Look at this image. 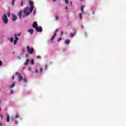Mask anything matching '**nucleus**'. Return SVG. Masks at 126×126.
<instances>
[{"mask_svg":"<svg viewBox=\"0 0 126 126\" xmlns=\"http://www.w3.org/2000/svg\"><path fill=\"white\" fill-rule=\"evenodd\" d=\"M29 4V7L27 6L23 10V13L22 10H21L18 14V15L19 16V18H21V15L22 17H26V16H28V15L33 11V8H34V3L32 1H30Z\"/></svg>","mask_w":126,"mask_h":126,"instance_id":"f257e3e1","label":"nucleus"},{"mask_svg":"<svg viewBox=\"0 0 126 126\" xmlns=\"http://www.w3.org/2000/svg\"><path fill=\"white\" fill-rule=\"evenodd\" d=\"M19 113L18 112H17L15 113L14 116H12L11 117V121H13L14 122L15 125H17L18 123V121H17V119L20 118Z\"/></svg>","mask_w":126,"mask_h":126,"instance_id":"f03ea898","label":"nucleus"},{"mask_svg":"<svg viewBox=\"0 0 126 126\" xmlns=\"http://www.w3.org/2000/svg\"><path fill=\"white\" fill-rule=\"evenodd\" d=\"M83 8H84V6H82L81 7V12L79 13L78 17L81 20H82V17L83 16V14H84V11H83Z\"/></svg>","mask_w":126,"mask_h":126,"instance_id":"7ed1b4c3","label":"nucleus"},{"mask_svg":"<svg viewBox=\"0 0 126 126\" xmlns=\"http://www.w3.org/2000/svg\"><path fill=\"white\" fill-rule=\"evenodd\" d=\"M2 20L4 24H7V23H8V19H7V16L6 14H4L2 16Z\"/></svg>","mask_w":126,"mask_h":126,"instance_id":"20e7f679","label":"nucleus"},{"mask_svg":"<svg viewBox=\"0 0 126 126\" xmlns=\"http://www.w3.org/2000/svg\"><path fill=\"white\" fill-rule=\"evenodd\" d=\"M27 50L28 53H29L30 55H32L33 53H34V48L31 46H27Z\"/></svg>","mask_w":126,"mask_h":126,"instance_id":"39448f33","label":"nucleus"},{"mask_svg":"<svg viewBox=\"0 0 126 126\" xmlns=\"http://www.w3.org/2000/svg\"><path fill=\"white\" fill-rule=\"evenodd\" d=\"M18 78L19 81H22V80H23V81L25 82V83H26V82H27V79H26V78H23L22 77V76H21V74H19L18 75Z\"/></svg>","mask_w":126,"mask_h":126,"instance_id":"423d86ee","label":"nucleus"},{"mask_svg":"<svg viewBox=\"0 0 126 126\" xmlns=\"http://www.w3.org/2000/svg\"><path fill=\"white\" fill-rule=\"evenodd\" d=\"M58 31H59V29H57L54 32V35H53L51 38V43H54V39H55V37L57 36V32H58Z\"/></svg>","mask_w":126,"mask_h":126,"instance_id":"0eeeda50","label":"nucleus"},{"mask_svg":"<svg viewBox=\"0 0 126 126\" xmlns=\"http://www.w3.org/2000/svg\"><path fill=\"white\" fill-rule=\"evenodd\" d=\"M17 19V17L14 14H12V21L15 22Z\"/></svg>","mask_w":126,"mask_h":126,"instance_id":"6e6552de","label":"nucleus"},{"mask_svg":"<svg viewBox=\"0 0 126 126\" xmlns=\"http://www.w3.org/2000/svg\"><path fill=\"white\" fill-rule=\"evenodd\" d=\"M29 63H30V60H29V59H27L25 62L24 63V65H28V64H29Z\"/></svg>","mask_w":126,"mask_h":126,"instance_id":"1a4fd4ad","label":"nucleus"},{"mask_svg":"<svg viewBox=\"0 0 126 126\" xmlns=\"http://www.w3.org/2000/svg\"><path fill=\"white\" fill-rule=\"evenodd\" d=\"M36 32H42V28L40 27H37L35 29Z\"/></svg>","mask_w":126,"mask_h":126,"instance_id":"9d476101","label":"nucleus"},{"mask_svg":"<svg viewBox=\"0 0 126 126\" xmlns=\"http://www.w3.org/2000/svg\"><path fill=\"white\" fill-rule=\"evenodd\" d=\"M38 25V24L37 23V22H34L33 25H32V27L33 28H37L38 27H37Z\"/></svg>","mask_w":126,"mask_h":126,"instance_id":"9b49d317","label":"nucleus"},{"mask_svg":"<svg viewBox=\"0 0 126 126\" xmlns=\"http://www.w3.org/2000/svg\"><path fill=\"white\" fill-rule=\"evenodd\" d=\"M64 44L66 45H69V43H70V40L68 39H66L64 41Z\"/></svg>","mask_w":126,"mask_h":126,"instance_id":"f8f14e48","label":"nucleus"},{"mask_svg":"<svg viewBox=\"0 0 126 126\" xmlns=\"http://www.w3.org/2000/svg\"><path fill=\"white\" fill-rule=\"evenodd\" d=\"M28 32L29 33H30L31 35H32L33 34V33H34V31L33 30V29H29L28 30Z\"/></svg>","mask_w":126,"mask_h":126,"instance_id":"ddd939ff","label":"nucleus"},{"mask_svg":"<svg viewBox=\"0 0 126 126\" xmlns=\"http://www.w3.org/2000/svg\"><path fill=\"white\" fill-rule=\"evenodd\" d=\"M17 41H18V37H15V39L14 40V45H15L17 44Z\"/></svg>","mask_w":126,"mask_h":126,"instance_id":"4468645a","label":"nucleus"},{"mask_svg":"<svg viewBox=\"0 0 126 126\" xmlns=\"http://www.w3.org/2000/svg\"><path fill=\"white\" fill-rule=\"evenodd\" d=\"M15 86V82L13 83V84L10 85V88H14Z\"/></svg>","mask_w":126,"mask_h":126,"instance_id":"2eb2a0df","label":"nucleus"},{"mask_svg":"<svg viewBox=\"0 0 126 126\" xmlns=\"http://www.w3.org/2000/svg\"><path fill=\"white\" fill-rule=\"evenodd\" d=\"M75 31L73 33H71L70 34V38H72V37H74V36H75Z\"/></svg>","mask_w":126,"mask_h":126,"instance_id":"dca6fc26","label":"nucleus"},{"mask_svg":"<svg viewBox=\"0 0 126 126\" xmlns=\"http://www.w3.org/2000/svg\"><path fill=\"white\" fill-rule=\"evenodd\" d=\"M9 115H6V122L9 123Z\"/></svg>","mask_w":126,"mask_h":126,"instance_id":"f3484780","label":"nucleus"},{"mask_svg":"<svg viewBox=\"0 0 126 126\" xmlns=\"http://www.w3.org/2000/svg\"><path fill=\"white\" fill-rule=\"evenodd\" d=\"M9 41L11 42V43H13V41H14V39L13 37H11L9 39Z\"/></svg>","mask_w":126,"mask_h":126,"instance_id":"a211bd4d","label":"nucleus"},{"mask_svg":"<svg viewBox=\"0 0 126 126\" xmlns=\"http://www.w3.org/2000/svg\"><path fill=\"white\" fill-rule=\"evenodd\" d=\"M31 64H32V65H34V60L33 59H32L31 60Z\"/></svg>","mask_w":126,"mask_h":126,"instance_id":"6ab92c4d","label":"nucleus"},{"mask_svg":"<svg viewBox=\"0 0 126 126\" xmlns=\"http://www.w3.org/2000/svg\"><path fill=\"white\" fill-rule=\"evenodd\" d=\"M55 19H56V20H59V16L56 15L55 16Z\"/></svg>","mask_w":126,"mask_h":126,"instance_id":"aec40b11","label":"nucleus"},{"mask_svg":"<svg viewBox=\"0 0 126 126\" xmlns=\"http://www.w3.org/2000/svg\"><path fill=\"white\" fill-rule=\"evenodd\" d=\"M15 2V0H12V5H14V2Z\"/></svg>","mask_w":126,"mask_h":126,"instance_id":"412c9836","label":"nucleus"},{"mask_svg":"<svg viewBox=\"0 0 126 126\" xmlns=\"http://www.w3.org/2000/svg\"><path fill=\"white\" fill-rule=\"evenodd\" d=\"M66 4H68V0H64Z\"/></svg>","mask_w":126,"mask_h":126,"instance_id":"4be33fe9","label":"nucleus"},{"mask_svg":"<svg viewBox=\"0 0 126 126\" xmlns=\"http://www.w3.org/2000/svg\"><path fill=\"white\" fill-rule=\"evenodd\" d=\"M64 9L66 10V11H67V10H68V7L67 6H65L64 7Z\"/></svg>","mask_w":126,"mask_h":126,"instance_id":"5701e85b","label":"nucleus"},{"mask_svg":"<svg viewBox=\"0 0 126 126\" xmlns=\"http://www.w3.org/2000/svg\"><path fill=\"white\" fill-rule=\"evenodd\" d=\"M20 35H21V33H19L18 34H16V35H15V37H16L17 36H20Z\"/></svg>","mask_w":126,"mask_h":126,"instance_id":"b1692460","label":"nucleus"},{"mask_svg":"<svg viewBox=\"0 0 126 126\" xmlns=\"http://www.w3.org/2000/svg\"><path fill=\"white\" fill-rule=\"evenodd\" d=\"M44 66H45V69H47V68H48V65L47 64H45Z\"/></svg>","mask_w":126,"mask_h":126,"instance_id":"393cba45","label":"nucleus"},{"mask_svg":"<svg viewBox=\"0 0 126 126\" xmlns=\"http://www.w3.org/2000/svg\"><path fill=\"white\" fill-rule=\"evenodd\" d=\"M43 71V69L42 68H39V72H42Z\"/></svg>","mask_w":126,"mask_h":126,"instance_id":"a878e982","label":"nucleus"},{"mask_svg":"<svg viewBox=\"0 0 126 126\" xmlns=\"http://www.w3.org/2000/svg\"><path fill=\"white\" fill-rule=\"evenodd\" d=\"M28 70H29L30 71H31V70H32V69L31 68V67H28Z\"/></svg>","mask_w":126,"mask_h":126,"instance_id":"bb28decb","label":"nucleus"},{"mask_svg":"<svg viewBox=\"0 0 126 126\" xmlns=\"http://www.w3.org/2000/svg\"><path fill=\"white\" fill-rule=\"evenodd\" d=\"M1 65H2V62L0 60V66H1Z\"/></svg>","mask_w":126,"mask_h":126,"instance_id":"cd10ccee","label":"nucleus"},{"mask_svg":"<svg viewBox=\"0 0 126 126\" xmlns=\"http://www.w3.org/2000/svg\"><path fill=\"white\" fill-rule=\"evenodd\" d=\"M32 13H33V15H35V14H36V9H35V10L33 11Z\"/></svg>","mask_w":126,"mask_h":126,"instance_id":"c85d7f7f","label":"nucleus"},{"mask_svg":"<svg viewBox=\"0 0 126 126\" xmlns=\"http://www.w3.org/2000/svg\"><path fill=\"white\" fill-rule=\"evenodd\" d=\"M10 94H13V91L12 90H10Z\"/></svg>","mask_w":126,"mask_h":126,"instance_id":"c756f323","label":"nucleus"},{"mask_svg":"<svg viewBox=\"0 0 126 126\" xmlns=\"http://www.w3.org/2000/svg\"><path fill=\"white\" fill-rule=\"evenodd\" d=\"M7 16H8V17H10V13H8Z\"/></svg>","mask_w":126,"mask_h":126,"instance_id":"7c9ffc66","label":"nucleus"},{"mask_svg":"<svg viewBox=\"0 0 126 126\" xmlns=\"http://www.w3.org/2000/svg\"><path fill=\"white\" fill-rule=\"evenodd\" d=\"M60 41H62V38L60 37L59 39H58V42H60Z\"/></svg>","mask_w":126,"mask_h":126,"instance_id":"2f4dec72","label":"nucleus"},{"mask_svg":"<svg viewBox=\"0 0 126 126\" xmlns=\"http://www.w3.org/2000/svg\"><path fill=\"white\" fill-rule=\"evenodd\" d=\"M21 5L22 6L23 5V1H22L21 2Z\"/></svg>","mask_w":126,"mask_h":126,"instance_id":"473e14b6","label":"nucleus"},{"mask_svg":"<svg viewBox=\"0 0 126 126\" xmlns=\"http://www.w3.org/2000/svg\"><path fill=\"white\" fill-rule=\"evenodd\" d=\"M22 52H23V53H25V49H22Z\"/></svg>","mask_w":126,"mask_h":126,"instance_id":"72a5a7b5","label":"nucleus"},{"mask_svg":"<svg viewBox=\"0 0 126 126\" xmlns=\"http://www.w3.org/2000/svg\"><path fill=\"white\" fill-rule=\"evenodd\" d=\"M34 72H35L36 73H38V70H35Z\"/></svg>","mask_w":126,"mask_h":126,"instance_id":"f704fd0d","label":"nucleus"},{"mask_svg":"<svg viewBox=\"0 0 126 126\" xmlns=\"http://www.w3.org/2000/svg\"><path fill=\"white\" fill-rule=\"evenodd\" d=\"M36 58H37V59H41V57H40L39 56H36Z\"/></svg>","mask_w":126,"mask_h":126,"instance_id":"c9c22d12","label":"nucleus"},{"mask_svg":"<svg viewBox=\"0 0 126 126\" xmlns=\"http://www.w3.org/2000/svg\"><path fill=\"white\" fill-rule=\"evenodd\" d=\"M0 118L2 119L3 118V116L2 115H0Z\"/></svg>","mask_w":126,"mask_h":126,"instance_id":"e433bc0d","label":"nucleus"},{"mask_svg":"<svg viewBox=\"0 0 126 126\" xmlns=\"http://www.w3.org/2000/svg\"><path fill=\"white\" fill-rule=\"evenodd\" d=\"M12 79L13 80L14 79V75H13L12 77Z\"/></svg>","mask_w":126,"mask_h":126,"instance_id":"4c0bfd02","label":"nucleus"},{"mask_svg":"<svg viewBox=\"0 0 126 126\" xmlns=\"http://www.w3.org/2000/svg\"><path fill=\"white\" fill-rule=\"evenodd\" d=\"M63 32L62 31V32H61V35H63Z\"/></svg>","mask_w":126,"mask_h":126,"instance_id":"58836bf2","label":"nucleus"},{"mask_svg":"<svg viewBox=\"0 0 126 126\" xmlns=\"http://www.w3.org/2000/svg\"><path fill=\"white\" fill-rule=\"evenodd\" d=\"M80 0V1H84L85 0Z\"/></svg>","mask_w":126,"mask_h":126,"instance_id":"ea45409f","label":"nucleus"},{"mask_svg":"<svg viewBox=\"0 0 126 126\" xmlns=\"http://www.w3.org/2000/svg\"><path fill=\"white\" fill-rule=\"evenodd\" d=\"M26 56L27 57H29V55H28V54H26Z\"/></svg>","mask_w":126,"mask_h":126,"instance_id":"a19ab883","label":"nucleus"},{"mask_svg":"<svg viewBox=\"0 0 126 126\" xmlns=\"http://www.w3.org/2000/svg\"><path fill=\"white\" fill-rule=\"evenodd\" d=\"M0 126H2L1 123H0Z\"/></svg>","mask_w":126,"mask_h":126,"instance_id":"79ce46f5","label":"nucleus"},{"mask_svg":"<svg viewBox=\"0 0 126 126\" xmlns=\"http://www.w3.org/2000/svg\"><path fill=\"white\" fill-rule=\"evenodd\" d=\"M92 14H94V11L93 12Z\"/></svg>","mask_w":126,"mask_h":126,"instance_id":"37998d69","label":"nucleus"},{"mask_svg":"<svg viewBox=\"0 0 126 126\" xmlns=\"http://www.w3.org/2000/svg\"><path fill=\"white\" fill-rule=\"evenodd\" d=\"M53 0V1H54V2H55V1H56V0Z\"/></svg>","mask_w":126,"mask_h":126,"instance_id":"c03bdc74","label":"nucleus"},{"mask_svg":"<svg viewBox=\"0 0 126 126\" xmlns=\"http://www.w3.org/2000/svg\"><path fill=\"white\" fill-rule=\"evenodd\" d=\"M20 120H22V118H20Z\"/></svg>","mask_w":126,"mask_h":126,"instance_id":"a18cd8bd","label":"nucleus"},{"mask_svg":"<svg viewBox=\"0 0 126 126\" xmlns=\"http://www.w3.org/2000/svg\"><path fill=\"white\" fill-rule=\"evenodd\" d=\"M24 68H25V67H24L23 68V69H24Z\"/></svg>","mask_w":126,"mask_h":126,"instance_id":"49530a36","label":"nucleus"},{"mask_svg":"<svg viewBox=\"0 0 126 126\" xmlns=\"http://www.w3.org/2000/svg\"><path fill=\"white\" fill-rule=\"evenodd\" d=\"M1 109L0 108V111H1Z\"/></svg>","mask_w":126,"mask_h":126,"instance_id":"de8ad7c7","label":"nucleus"},{"mask_svg":"<svg viewBox=\"0 0 126 126\" xmlns=\"http://www.w3.org/2000/svg\"><path fill=\"white\" fill-rule=\"evenodd\" d=\"M18 59H19V57H18Z\"/></svg>","mask_w":126,"mask_h":126,"instance_id":"09e8293b","label":"nucleus"},{"mask_svg":"<svg viewBox=\"0 0 126 126\" xmlns=\"http://www.w3.org/2000/svg\"><path fill=\"white\" fill-rule=\"evenodd\" d=\"M70 3L71 4V2H70Z\"/></svg>","mask_w":126,"mask_h":126,"instance_id":"8fccbe9b","label":"nucleus"},{"mask_svg":"<svg viewBox=\"0 0 126 126\" xmlns=\"http://www.w3.org/2000/svg\"><path fill=\"white\" fill-rule=\"evenodd\" d=\"M16 74H17V73H16Z\"/></svg>","mask_w":126,"mask_h":126,"instance_id":"3c124183","label":"nucleus"}]
</instances>
